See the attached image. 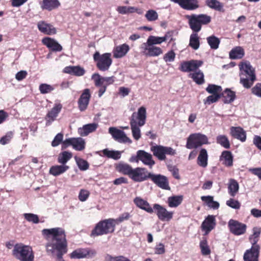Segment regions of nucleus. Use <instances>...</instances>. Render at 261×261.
Returning <instances> with one entry per match:
<instances>
[{
    "instance_id": "6e6d98bb",
    "label": "nucleus",
    "mask_w": 261,
    "mask_h": 261,
    "mask_svg": "<svg viewBox=\"0 0 261 261\" xmlns=\"http://www.w3.org/2000/svg\"><path fill=\"white\" fill-rule=\"evenodd\" d=\"M55 89L54 86H51L47 84H41L40 85L39 89L41 94L48 93Z\"/></svg>"
},
{
    "instance_id": "4c0bfd02",
    "label": "nucleus",
    "mask_w": 261,
    "mask_h": 261,
    "mask_svg": "<svg viewBox=\"0 0 261 261\" xmlns=\"http://www.w3.org/2000/svg\"><path fill=\"white\" fill-rule=\"evenodd\" d=\"M201 199L202 201L204 202L206 205L213 210L218 209L220 204L217 201H214L213 197L212 196H203L201 197Z\"/></svg>"
},
{
    "instance_id": "c9c22d12",
    "label": "nucleus",
    "mask_w": 261,
    "mask_h": 261,
    "mask_svg": "<svg viewBox=\"0 0 261 261\" xmlns=\"http://www.w3.org/2000/svg\"><path fill=\"white\" fill-rule=\"evenodd\" d=\"M239 189V185L238 181L232 178L229 180L228 184V192L229 195L234 197L238 193Z\"/></svg>"
},
{
    "instance_id": "3c124183",
    "label": "nucleus",
    "mask_w": 261,
    "mask_h": 261,
    "mask_svg": "<svg viewBox=\"0 0 261 261\" xmlns=\"http://www.w3.org/2000/svg\"><path fill=\"white\" fill-rule=\"evenodd\" d=\"M206 91L210 94H221L222 88L220 86L214 84H209L206 88Z\"/></svg>"
},
{
    "instance_id": "7ed1b4c3",
    "label": "nucleus",
    "mask_w": 261,
    "mask_h": 261,
    "mask_svg": "<svg viewBox=\"0 0 261 261\" xmlns=\"http://www.w3.org/2000/svg\"><path fill=\"white\" fill-rule=\"evenodd\" d=\"M238 66L240 83L246 89L251 88L256 80L254 68L247 60L240 62Z\"/></svg>"
},
{
    "instance_id": "2eb2a0df",
    "label": "nucleus",
    "mask_w": 261,
    "mask_h": 261,
    "mask_svg": "<svg viewBox=\"0 0 261 261\" xmlns=\"http://www.w3.org/2000/svg\"><path fill=\"white\" fill-rule=\"evenodd\" d=\"M96 254L95 251L89 248H79L74 250L70 254L72 259H80L86 257H92Z\"/></svg>"
},
{
    "instance_id": "423d86ee",
    "label": "nucleus",
    "mask_w": 261,
    "mask_h": 261,
    "mask_svg": "<svg viewBox=\"0 0 261 261\" xmlns=\"http://www.w3.org/2000/svg\"><path fill=\"white\" fill-rule=\"evenodd\" d=\"M114 219L109 218L99 221L91 232V236L96 237L112 233L115 229Z\"/></svg>"
},
{
    "instance_id": "0e129e2a",
    "label": "nucleus",
    "mask_w": 261,
    "mask_h": 261,
    "mask_svg": "<svg viewBox=\"0 0 261 261\" xmlns=\"http://www.w3.org/2000/svg\"><path fill=\"white\" fill-rule=\"evenodd\" d=\"M175 58V54L173 50H171L167 52L164 56L163 59L166 62H171L174 61Z\"/></svg>"
},
{
    "instance_id": "72a5a7b5",
    "label": "nucleus",
    "mask_w": 261,
    "mask_h": 261,
    "mask_svg": "<svg viewBox=\"0 0 261 261\" xmlns=\"http://www.w3.org/2000/svg\"><path fill=\"white\" fill-rule=\"evenodd\" d=\"M197 164L202 168H205L208 164V154L205 148H201L197 158Z\"/></svg>"
},
{
    "instance_id": "20e7f679",
    "label": "nucleus",
    "mask_w": 261,
    "mask_h": 261,
    "mask_svg": "<svg viewBox=\"0 0 261 261\" xmlns=\"http://www.w3.org/2000/svg\"><path fill=\"white\" fill-rule=\"evenodd\" d=\"M146 118V109L142 107L138 112L132 114L130 119V125L134 139L137 141L141 138V130L139 127L143 126Z\"/></svg>"
},
{
    "instance_id": "dca6fc26",
    "label": "nucleus",
    "mask_w": 261,
    "mask_h": 261,
    "mask_svg": "<svg viewBox=\"0 0 261 261\" xmlns=\"http://www.w3.org/2000/svg\"><path fill=\"white\" fill-rule=\"evenodd\" d=\"M228 227L230 231L236 236L245 233L246 230V225L238 221L230 219L228 222Z\"/></svg>"
},
{
    "instance_id": "79ce46f5",
    "label": "nucleus",
    "mask_w": 261,
    "mask_h": 261,
    "mask_svg": "<svg viewBox=\"0 0 261 261\" xmlns=\"http://www.w3.org/2000/svg\"><path fill=\"white\" fill-rule=\"evenodd\" d=\"M85 140L81 137L73 138L72 148L76 151H82L85 148Z\"/></svg>"
},
{
    "instance_id": "f257e3e1",
    "label": "nucleus",
    "mask_w": 261,
    "mask_h": 261,
    "mask_svg": "<svg viewBox=\"0 0 261 261\" xmlns=\"http://www.w3.org/2000/svg\"><path fill=\"white\" fill-rule=\"evenodd\" d=\"M42 234L47 241L45 245L47 253L52 256L57 251L58 261H65L63 255L67 252V241L64 229L61 227L43 229Z\"/></svg>"
},
{
    "instance_id": "0eeeda50",
    "label": "nucleus",
    "mask_w": 261,
    "mask_h": 261,
    "mask_svg": "<svg viewBox=\"0 0 261 261\" xmlns=\"http://www.w3.org/2000/svg\"><path fill=\"white\" fill-rule=\"evenodd\" d=\"M93 60L96 63L97 68L101 71L108 70L112 64L111 53H107L101 55L98 51H96L93 55Z\"/></svg>"
},
{
    "instance_id": "aec40b11",
    "label": "nucleus",
    "mask_w": 261,
    "mask_h": 261,
    "mask_svg": "<svg viewBox=\"0 0 261 261\" xmlns=\"http://www.w3.org/2000/svg\"><path fill=\"white\" fill-rule=\"evenodd\" d=\"M216 225L215 216L208 215L202 223L201 229L204 231L205 234H207L215 227Z\"/></svg>"
},
{
    "instance_id": "b1692460",
    "label": "nucleus",
    "mask_w": 261,
    "mask_h": 261,
    "mask_svg": "<svg viewBox=\"0 0 261 261\" xmlns=\"http://www.w3.org/2000/svg\"><path fill=\"white\" fill-rule=\"evenodd\" d=\"M42 42L53 51H61L62 50V46L54 39L45 37L42 39Z\"/></svg>"
},
{
    "instance_id": "1a4fd4ad",
    "label": "nucleus",
    "mask_w": 261,
    "mask_h": 261,
    "mask_svg": "<svg viewBox=\"0 0 261 261\" xmlns=\"http://www.w3.org/2000/svg\"><path fill=\"white\" fill-rule=\"evenodd\" d=\"M150 150L154 156L156 157L160 161H164L166 159V155H173L176 154L175 150L171 147L164 146L160 145H152Z\"/></svg>"
},
{
    "instance_id": "f8f14e48",
    "label": "nucleus",
    "mask_w": 261,
    "mask_h": 261,
    "mask_svg": "<svg viewBox=\"0 0 261 261\" xmlns=\"http://www.w3.org/2000/svg\"><path fill=\"white\" fill-rule=\"evenodd\" d=\"M109 133L112 135L114 140L119 143L131 144L132 141L126 136L124 132L115 127H110L109 128Z\"/></svg>"
},
{
    "instance_id": "5fc2aeb1",
    "label": "nucleus",
    "mask_w": 261,
    "mask_h": 261,
    "mask_svg": "<svg viewBox=\"0 0 261 261\" xmlns=\"http://www.w3.org/2000/svg\"><path fill=\"white\" fill-rule=\"evenodd\" d=\"M23 216L28 222L37 224L39 222V217L37 215L32 213H24Z\"/></svg>"
},
{
    "instance_id": "5701e85b",
    "label": "nucleus",
    "mask_w": 261,
    "mask_h": 261,
    "mask_svg": "<svg viewBox=\"0 0 261 261\" xmlns=\"http://www.w3.org/2000/svg\"><path fill=\"white\" fill-rule=\"evenodd\" d=\"M37 28L40 32L46 35H52L57 33L56 29L52 24L44 21H39Z\"/></svg>"
},
{
    "instance_id": "7c9ffc66",
    "label": "nucleus",
    "mask_w": 261,
    "mask_h": 261,
    "mask_svg": "<svg viewBox=\"0 0 261 261\" xmlns=\"http://www.w3.org/2000/svg\"><path fill=\"white\" fill-rule=\"evenodd\" d=\"M40 6L42 10L50 11L58 8L60 3L58 0H43Z\"/></svg>"
},
{
    "instance_id": "9d476101",
    "label": "nucleus",
    "mask_w": 261,
    "mask_h": 261,
    "mask_svg": "<svg viewBox=\"0 0 261 261\" xmlns=\"http://www.w3.org/2000/svg\"><path fill=\"white\" fill-rule=\"evenodd\" d=\"M149 172L146 168L137 167L133 169L129 178L135 182H142L149 179Z\"/></svg>"
},
{
    "instance_id": "13d9d810",
    "label": "nucleus",
    "mask_w": 261,
    "mask_h": 261,
    "mask_svg": "<svg viewBox=\"0 0 261 261\" xmlns=\"http://www.w3.org/2000/svg\"><path fill=\"white\" fill-rule=\"evenodd\" d=\"M147 20L149 21H153L158 19V13L154 10H149L145 15Z\"/></svg>"
},
{
    "instance_id": "ea45409f",
    "label": "nucleus",
    "mask_w": 261,
    "mask_h": 261,
    "mask_svg": "<svg viewBox=\"0 0 261 261\" xmlns=\"http://www.w3.org/2000/svg\"><path fill=\"white\" fill-rule=\"evenodd\" d=\"M206 5L209 8L218 11H223V4L218 0H206Z\"/></svg>"
},
{
    "instance_id": "052dcab7",
    "label": "nucleus",
    "mask_w": 261,
    "mask_h": 261,
    "mask_svg": "<svg viewBox=\"0 0 261 261\" xmlns=\"http://www.w3.org/2000/svg\"><path fill=\"white\" fill-rule=\"evenodd\" d=\"M63 134L62 133H58L54 138L51 142V146L54 147L59 146L60 144H62L63 140Z\"/></svg>"
},
{
    "instance_id": "ddd939ff",
    "label": "nucleus",
    "mask_w": 261,
    "mask_h": 261,
    "mask_svg": "<svg viewBox=\"0 0 261 261\" xmlns=\"http://www.w3.org/2000/svg\"><path fill=\"white\" fill-rule=\"evenodd\" d=\"M140 48L142 50V53L147 57H158L163 54L161 48L155 45H147L146 42L141 44Z\"/></svg>"
},
{
    "instance_id": "f3484780",
    "label": "nucleus",
    "mask_w": 261,
    "mask_h": 261,
    "mask_svg": "<svg viewBox=\"0 0 261 261\" xmlns=\"http://www.w3.org/2000/svg\"><path fill=\"white\" fill-rule=\"evenodd\" d=\"M203 62L200 60H192L189 61H185L181 63L179 69L182 72H190L196 70L200 67Z\"/></svg>"
},
{
    "instance_id": "a19ab883",
    "label": "nucleus",
    "mask_w": 261,
    "mask_h": 261,
    "mask_svg": "<svg viewBox=\"0 0 261 261\" xmlns=\"http://www.w3.org/2000/svg\"><path fill=\"white\" fill-rule=\"evenodd\" d=\"M72 157V154L71 152L64 151L59 154L57 159L58 162L62 165H66Z\"/></svg>"
},
{
    "instance_id": "cd10ccee",
    "label": "nucleus",
    "mask_w": 261,
    "mask_h": 261,
    "mask_svg": "<svg viewBox=\"0 0 261 261\" xmlns=\"http://www.w3.org/2000/svg\"><path fill=\"white\" fill-rule=\"evenodd\" d=\"M129 50V46L125 43L118 45L114 49V57L115 58H122L128 53Z\"/></svg>"
},
{
    "instance_id": "8fccbe9b",
    "label": "nucleus",
    "mask_w": 261,
    "mask_h": 261,
    "mask_svg": "<svg viewBox=\"0 0 261 261\" xmlns=\"http://www.w3.org/2000/svg\"><path fill=\"white\" fill-rule=\"evenodd\" d=\"M74 159L80 170L86 171L89 169V164L87 161L76 156H74Z\"/></svg>"
},
{
    "instance_id": "bb28decb",
    "label": "nucleus",
    "mask_w": 261,
    "mask_h": 261,
    "mask_svg": "<svg viewBox=\"0 0 261 261\" xmlns=\"http://www.w3.org/2000/svg\"><path fill=\"white\" fill-rule=\"evenodd\" d=\"M63 72L76 76H81L85 74V70L80 66H69L64 68Z\"/></svg>"
},
{
    "instance_id": "393cba45",
    "label": "nucleus",
    "mask_w": 261,
    "mask_h": 261,
    "mask_svg": "<svg viewBox=\"0 0 261 261\" xmlns=\"http://www.w3.org/2000/svg\"><path fill=\"white\" fill-rule=\"evenodd\" d=\"M230 134L234 138L244 142L246 140V132L241 127H230Z\"/></svg>"
},
{
    "instance_id": "c03bdc74",
    "label": "nucleus",
    "mask_w": 261,
    "mask_h": 261,
    "mask_svg": "<svg viewBox=\"0 0 261 261\" xmlns=\"http://www.w3.org/2000/svg\"><path fill=\"white\" fill-rule=\"evenodd\" d=\"M133 168L128 164L125 163H119L117 166V170L124 175L129 177Z\"/></svg>"
},
{
    "instance_id": "58836bf2",
    "label": "nucleus",
    "mask_w": 261,
    "mask_h": 261,
    "mask_svg": "<svg viewBox=\"0 0 261 261\" xmlns=\"http://www.w3.org/2000/svg\"><path fill=\"white\" fill-rule=\"evenodd\" d=\"M182 199L181 195L173 196L168 198L167 202L169 207H176L181 204Z\"/></svg>"
},
{
    "instance_id": "f704fd0d",
    "label": "nucleus",
    "mask_w": 261,
    "mask_h": 261,
    "mask_svg": "<svg viewBox=\"0 0 261 261\" xmlns=\"http://www.w3.org/2000/svg\"><path fill=\"white\" fill-rule=\"evenodd\" d=\"M69 169V167L66 165H55L50 168L49 173L55 176H57L65 173Z\"/></svg>"
},
{
    "instance_id": "680f3d73",
    "label": "nucleus",
    "mask_w": 261,
    "mask_h": 261,
    "mask_svg": "<svg viewBox=\"0 0 261 261\" xmlns=\"http://www.w3.org/2000/svg\"><path fill=\"white\" fill-rule=\"evenodd\" d=\"M105 261H130V260L123 256L113 257L109 254H107L105 256Z\"/></svg>"
},
{
    "instance_id": "4468645a",
    "label": "nucleus",
    "mask_w": 261,
    "mask_h": 261,
    "mask_svg": "<svg viewBox=\"0 0 261 261\" xmlns=\"http://www.w3.org/2000/svg\"><path fill=\"white\" fill-rule=\"evenodd\" d=\"M153 209L162 221H169L173 218V212L168 211L165 207L159 204H154Z\"/></svg>"
},
{
    "instance_id": "338daca9",
    "label": "nucleus",
    "mask_w": 261,
    "mask_h": 261,
    "mask_svg": "<svg viewBox=\"0 0 261 261\" xmlns=\"http://www.w3.org/2000/svg\"><path fill=\"white\" fill-rule=\"evenodd\" d=\"M130 217V215L127 212L122 214L118 218L114 219L115 225H116L124 221L127 220Z\"/></svg>"
},
{
    "instance_id": "603ef678",
    "label": "nucleus",
    "mask_w": 261,
    "mask_h": 261,
    "mask_svg": "<svg viewBox=\"0 0 261 261\" xmlns=\"http://www.w3.org/2000/svg\"><path fill=\"white\" fill-rule=\"evenodd\" d=\"M253 233L250 237V240L252 246L258 245L257 243L258 241V237L260 234V229L259 228L255 227L253 229Z\"/></svg>"
},
{
    "instance_id": "864d4df0",
    "label": "nucleus",
    "mask_w": 261,
    "mask_h": 261,
    "mask_svg": "<svg viewBox=\"0 0 261 261\" xmlns=\"http://www.w3.org/2000/svg\"><path fill=\"white\" fill-rule=\"evenodd\" d=\"M91 79L94 81L96 87H101L104 85L103 77L101 76L98 73L93 74Z\"/></svg>"
},
{
    "instance_id": "6e6552de",
    "label": "nucleus",
    "mask_w": 261,
    "mask_h": 261,
    "mask_svg": "<svg viewBox=\"0 0 261 261\" xmlns=\"http://www.w3.org/2000/svg\"><path fill=\"white\" fill-rule=\"evenodd\" d=\"M207 137L200 133L190 135L187 139L186 147L188 149L197 148L204 144H209Z\"/></svg>"
},
{
    "instance_id": "4d7b16f0",
    "label": "nucleus",
    "mask_w": 261,
    "mask_h": 261,
    "mask_svg": "<svg viewBox=\"0 0 261 261\" xmlns=\"http://www.w3.org/2000/svg\"><path fill=\"white\" fill-rule=\"evenodd\" d=\"M221 97V94H213L208 96L203 100L205 105H210L213 103L217 102Z\"/></svg>"
},
{
    "instance_id": "a18cd8bd",
    "label": "nucleus",
    "mask_w": 261,
    "mask_h": 261,
    "mask_svg": "<svg viewBox=\"0 0 261 261\" xmlns=\"http://www.w3.org/2000/svg\"><path fill=\"white\" fill-rule=\"evenodd\" d=\"M104 156L108 158L117 160L121 158V152L119 151L109 150L108 149H105L102 151Z\"/></svg>"
},
{
    "instance_id": "e2e57ef3",
    "label": "nucleus",
    "mask_w": 261,
    "mask_h": 261,
    "mask_svg": "<svg viewBox=\"0 0 261 261\" xmlns=\"http://www.w3.org/2000/svg\"><path fill=\"white\" fill-rule=\"evenodd\" d=\"M226 204L227 206L231 208L238 210L241 207V204L238 200H234L232 198H230L226 201Z\"/></svg>"
},
{
    "instance_id": "39448f33",
    "label": "nucleus",
    "mask_w": 261,
    "mask_h": 261,
    "mask_svg": "<svg viewBox=\"0 0 261 261\" xmlns=\"http://www.w3.org/2000/svg\"><path fill=\"white\" fill-rule=\"evenodd\" d=\"M12 254L20 261H34V255L32 248L22 243L14 245Z\"/></svg>"
},
{
    "instance_id": "412c9836",
    "label": "nucleus",
    "mask_w": 261,
    "mask_h": 261,
    "mask_svg": "<svg viewBox=\"0 0 261 261\" xmlns=\"http://www.w3.org/2000/svg\"><path fill=\"white\" fill-rule=\"evenodd\" d=\"M90 97V90L84 89L78 100V106L81 111H84L87 108Z\"/></svg>"
},
{
    "instance_id": "774afa93",
    "label": "nucleus",
    "mask_w": 261,
    "mask_h": 261,
    "mask_svg": "<svg viewBox=\"0 0 261 261\" xmlns=\"http://www.w3.org/2000/svg\"><path fill=\"white\" fill-rule=\"evenodd\" d=\"M251 92L253 95L261 98V83H257L251 89Z\"/></svg>"
},
{
    "instance_id": "bf43d9fd",
    "label": "nucleus",
    "mask_w": 261,
    "mask_h": 261,
    "mask_svg": "<svg viewBox=\"0 0 261 261\" xmlns=\"http://www.w3.org/2000/svg\"><path fill=\"white\" fill-rule=\"evenodd\" d=\"M200 247L201 250V253L204 255H207L210 254L211 251L207 245L206 240H202L200 243Z\"/></svg>"
},
{
    "instance_id": "e433bc0d",
    "label": "nucleus",
    "mask_w": 261,
    "mask_h": 261,
    "mask_svg": "<svg viewBox=\"0 0 261 261\" xmlns=\"http://www.w3.org/2000/svg\"><path fill=\"white\" fill-rule=\"evenodd\" d=\"M220 160L226 166H231L233 164V156L229 151H223L220 157Z\"/></svg>"
},
{
    "instance_id": "c756f323",
    "label": "nucleus",
    "mask_w": 261,
    "mask_h": 261,
    "mask_svg": "<svg viewBox=\"0 0 261 261\" xmlns=\"http://www.w3.org/2000/svg\"><path fill=\"white\" fill-rule=\"evenodd\" d=\"M198 0H181L179 6L187 10H194L199 8Z\"/></svg>"
},
{
    "instance_id": "f03ea898",
    "label": "nucleus",
    "mask_w": 261,
    "mask_h": 261,
    "mask_svg": "<svg viewBox=\"0 0 261 261\" xmlns=\"http://www.w3.org/2000/svg\"><path fill=\"white\" fill-rule=\"evenodd\" d=\"M188 23L193 33L190 35L189 46L196 50L200 47V38L197 34L201 30L202 25H206L211 21V17L204 14L187 15Z\"/></svg>"
},
{
    "instance_id": "4be33fe9",
    "label": "nucleus",
    "mask_w": 261,
    "mask_h": 261,
    "mask_svg": "<svg viewBox=\"0 0 261 261\" xmlns=\"http://www.w3.org/2000/svg\"><path fill=\"white\" fill-rule=\"evenodd\" d=\"M62 108L61 103H56L54 107L49 111L45 118L46 120V125L48 126L56 119Z\"/></svg>"
},
{
    "instance_id": "473e14b6",
    "label": "nucleus",
    "mask_w": 261,
    "mask_h": 261,
    "mask_svg": "<svg viewBox=\"0 0 261 261\" xmlns=\"http://www.w3.org/2000/svg\"><path fill=\"white\" fill-rule=\"evenodd\" d=\"M168 38L169 34H166L163 37L149 36L148 37L146 43H147V45H150L161 44L163 42L166 41Z\"/></svg>"
},
{
    "instance_id": "c85d7f7f",
    "label": "nucleus",
    "mask_w": 261,
    "mask_h": 261,
    "mask_svg": "<svg viewBox=\"0 0 261 261\" xmlns=\"http://www.w3.org/2000/svg\"><path fill=\"white\" fill-rule=\"evenodd\" d=\"M244 56V49L240 46L233 47L229 53V58L231 60L241 59H242Z\"/></svg>"
},
{
    "instance_id": "a211bd4d",
    "label": "nucleus",
    "mask_w": 261,
    "mask_h": 261,
    "mask_svg": "<svg viewBox=\"0 0 261 261\" xmlns=\"http://www.w3.org/2000/svg\"><path fill=\"white\" fill-rule=\"evenodd\" d=\"M260 247L259 245L252 246L251 248L247 250L244 253L243 259L244 261H258Z\"/></svg>"
},
{
    "instance_id": "69168bd1",
    "label": "nucleus",
    "mask_w": 261,
    "mask_h": 261,
    "mask_svg": "<svg viewBox=\"0 0 261 261\" xmlns=\"http://www.w3.org/2000/svg\"><path fill=\"white\" fill-rule=\"evenodd\" d=\"M13 135V134L12 132H8L5 136L1 138L0 144L2 145H6L8 144L12 138Z\"/></svg>"
},
{
    "instance_id": "09e8293b",
    "label": "nucleus",
    "mask_w": 261,
    "mask_h": 261,
    "mask_svg": "<svg viewBox=\"0 0 261 261\" xmlns=\"http://www.w3.org/2000/svg\"><path fill=\"white\" fill-rule=\"evenodd\" d=\"M216 142L226 149L230 148L229 141L225 135H218L216 138Z\"/></svg>"
},
{
    "instance_id": "de8ad7c7",
    "label": "nucleus",
    "mask_w": 261,
    "mask_h": 261,
    "mask_svg": "<svg viewBox=\"0 0 261 261\" xmlns=\"http://www.w3.org/2000/svg\"><path fill=\"white\" fill-rule=\"evenodd\" d=\"M190 76L198 85H201L204 83V74L199 70L194 73H191Z\"/></svg>"
},
{
    "instance_id": "2f4dec72",
    "label": "nucleus",
    "mask_w": 261,
    "mask_h": 261,
    "mask_svg": "<svg viewBox=\"0 0 261 261\" xmlns=\"http://www.w3.org/2000/svg\"><path fill=\"white\" fill-rule=\"evenodd\" d=\"M97 127V123H89L83 125L82 127L79 128L78 132L81 136H86L89 134L94 132Z\"/></svg>"
},
{
    "instance_id": "49530a36",
    "label": "nucleus",
    "mask_w": 261,
    "mask_h": 261,
    "mask_svg": "<svg viewBox=\"0 0 261 261\" xmlns=\"http://www.w3.org/2000/svg\"><path fill=\"white\" fill-rule=\"evenodd\" d=\"M208 44L212 49H217L219 48L220 43V39L214 35H212L206 38Z\"/></svg>"
},
{
    "instance_id": "9b49d317",
    "label": "nucleus",
    "mask_w": 261,
    "mask_h": 261,
    "mask_svg": "<svg viewBox=\"0 0 261 261\" xmlns=\"http://www.w3.org/2000/svg\"><path fill=\"white\" fill-rule=\"evenodd\" d=\"M150 179L158 187L164 189L169 190L170 189L168 178L160 174H153L151 173L149 174Z\"/></svg>"
},
{
    "instance_id": "37998d69",
    "label": "nucleus",
    "mask_w": 261,
    "mask_h": 261,
    "mask_svg": "<svg viewBox=\"0 0 261 261\" xmlns=\"http://www.w3.org/2000/svg\"><path fill=\"white\" fill-rule=\"evenodd\" d=\"M222 95L224 97L223 101L225 103H230L233 101L236 98L235 92L228 89H226L223 92Z\"/></svg>"
},
{
    "instance_id": "6ab92c4d",
    "label": "nucleus",
    "mask_w": 261,
    "mask_h": 261,
    "mask_svg": "<svg viewBox=\"0 0 261 261\" xmlns=\"http://www.w3.org/2000/svg\"><path fill=\"white\" fill-rule=\"evenodd\" d=\"M137 156L140 161H141L144 165L148 166L150 168H151L155 164V162L152 159V155L145 150H138Z\"/></svg>"
},
{
    "instance_id": "a878e982",
    "label": "nucleus",
    "mask_w": 261,
    "mask_h": 261,
    "mask_svg": "<svg viewBox=\"0 0 261 261\" xmlns=\"http://www.w3.org/2000/svg\"><path fill=\"white\" fill-rule=\"evenodd\" d=\"M134 202L137 207L148 213L151 214L153 212V209L149 203L146 200L140 197H136L134 199Z\"/></svg>"
}]
</instances>
